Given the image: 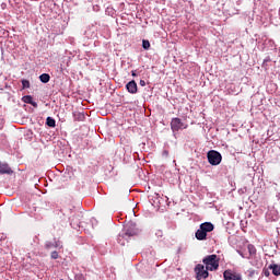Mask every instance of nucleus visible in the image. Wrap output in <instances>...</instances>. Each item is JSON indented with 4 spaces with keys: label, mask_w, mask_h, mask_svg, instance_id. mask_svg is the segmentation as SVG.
<instances>
[{
    "label": "nucleus",
    "mask_w": 280,
    "mask_h": 280,
    "mask_svg": "<svg viewBox=\"0 0 280 280\" xmlns=\"http://www.w3.org/2000/svg\"><path fill=\"white\" fill-rule=\"evenodd\" d=\"M195 273H196L197 280H206L210 276L209 269H207V267H205V265H201V264H198L195 267Z\"/></svg>",
    "instance_id": "f03ea898"
},
{
    "label": "nucleus",
    "mask_w": 280,
    "mask_h": 280,
    "mask_svg": "<svg viewBox=\"0 0 280 280\" xmlns=\"http://www.w3.org/2000/svg\"><path fill=\"white\" fill-rule=\"evenodd\" d=\"M248 249H249V254H255L256 253V250L254 249H250V246H248Z\"/></svg>",
    "instance_id": "5701e85b"
},
{
    "label": "nucleus",
    "mask_w": 280,
    "mask_h": 280,
    "mask_svg": "<svg viewBox=\"0 0 280 280\" xmlns=\"http://www.w3.org/2000/svg\"><path fill=\"white\" fill-rule=\"evenodd\" d=\"M31 88V82L26 79H23L22 80V89L25 90V89H30Z\"/></svg>",
    "instance_id": "dca6fc26"
},
{
    "label": "nucleus",
    "mask_w": 280,
    "mask_h": 280,
    "mask_svg": "<svg viewBox=\"0 0 280 280\" xmlns=\"http://www.w3.org/2000/svg\"><path fill=\"white\" fill-rule=\"evenodd\" d=\"M196 238L199 241H205L207 240V234L203 231L202 226L199 225V229L196 231Z\"/></svg>",
    "instance_id": "9d476101"
},
{
    "label": "nucleus",
    "mask_w": 280,
    "mask_h": 280,
    "mask_svg": "<svg viewBox=\"0 0 280 280\" xmlns=\"http://www.w3.org/2000/svg\"><path fill=\"white\" fill-rule=\"evenodd\" d=\"M188 125L183 122L180 118H173L171 121V129L173 132H178L180 130H186Z\"/></svg>",
    "instance_id": "20e7f679"
},
{
    "label": "nucleus",
    "mask_w": 280,
    "mask_h": 280,
    "mask_svg": "<svg viewBox=\"0 0 280 280\" xmlns=\"http://www.w3.org/2000/svg\"><path fill=\"white\" fill-rule=\"evenodd\" d=\"M265 275L267 276V275H269V272L266 271Z\"/></svg>",
    "instance_id": "a878e982"
},
{
    "label": "nucleus",
    "mask_w": 280,
    "mask_h": 280,
    "mask_svg": "<svg viewBox=\"0 0 280 280\" xmlns=\"http://www.w3.org/2000/svg\"><path fill=\"white\" fill-rule=\"evenodd\" d=\"M223 280H243L241 273L233 272V270L228 269L223 271Z\"/></svg>",
    "instance_id": "423d86ee"
},
{
    "label": "nucleus",
    "mask_w": 280,
    "mask_h": 280,
    "mask_svg": "<svg viewBox=\"0 0 280 280\" xmlns=\"http://www.w3.org/2000/svg\"><path fill=\"white\" fill-rule=\"evenodd\" d=\"M140 234V229L137 228V225L135 223H130L128 224V226L126 228V232L125 235L129 238V237H133Z\"/></svg>",
    "instance_id": "39448f33"
},
{
    "label": "nucleus",
    "mask_w": 280,
    "mask_h": 280,
    "mask_svg": "<svg viewBox=\"0 0 280 280\" xmlns=\"http://www.w3.org/2000/svg\"><path fill=\"white\" fill-rule=\"evenodd\" d=\"M74 280H86V278L83 273L79 272L74 276Z\"/></svg>",
    "instance_id": "a211bd4d"
},
{
    "label": "nucleus",
    "mask_w": 280,
    "mask_h": 280,
    "mask_svg": "<svg viewBox=\"0 0 280 280\" xmlns=\"http://www.w3.org/2000/svg\"><path fill=\"white\" fill-rule=\"evenodd\" d=\"M269 269L272 270V275L276 277L280 276V265H270Z\"/></svg>",
    "instance_id": "9b49d317"
},
{
    "label": "nucleus",
    "mask_w": 280,
    "mask_h": 280,
    "mask_svg": "<svg viewBox=\"0 0 280 280\" xmlns=\"http://www.w3.org/2000/svg\"><path fill=\"white\" fill-rule=\"evenodd\" d=\"M127 240H128V237L125 235V233L122 235H118V238H117L120 246H125V244H126L125 241H127Z\"/></svg>",
    "instance_id": "4468645a"
},
{
    "label": "nucleus",
    "mask_w": 280,
    "mask_h": 280,
    "mask_svg": "<svg viewBox=\"0 0 280 280\" xmlns=\"http://www.w3.org/2000/svg\"><path fill=\"white\" fill-rule=\"evenodd\" d=\"M137 71H132L131 73H132V77H137V73H136Z\"/></svg>",
    "instance_id": "b1692460"
},
{
    "label": "nucleus",
    "mask_w": 280,
    "mask_h": 280,
    "mask_svg": "<svg viewBox=\"0 0 280 280\" xmlns=\"http://www.w3.org/2000/svg\"><path fill=\"white\" fill-rule=\"evenodd\" d=\"M31 106H33L34 108H37L38 104L36 102H34V100H33L32 103H31Z\"/></svg>",
    "instance_id": "412c9836"
},
{
    "label": "nucleus",
    "mask_w": 280,
    "mask_h": 280,
    "mask_svg": "<svg viewBox=\"0 0 280 280\" xmlns=\"http://www.w3.org/2000/svg\"><path fill=\"white\" fill-rule=\"evenodd\" d=\"M39 79H40V82L44 83V84H47V83L50 82V75L47 74V73L42 74V75L39 77Z\"/></svg>",
    "instance_id": "f8f14e48"
},
{
    "label": "nucleus",
    "mask_w": 280,
    "mask_h": 280,
    "mask_svg": "<svg viewBox=\"0 0 280 280\" xmlns=\"http://www.w3.org/2000/svg\"><path fill=\"white\" fill-rule=\"evenodd\" d=\"M265 275L267 276V275H269V272L266 271Z\"/></svg>",
    "instance_id": "cd10ccee"
},
{
    "label": "nucleus",
    "mask_w": 280,
    "mask_h": 280,
    "mask_svg": "<svg viewBox=\"0 0 280 280\" xmlns=\"http://www.w3.org/2000/svg\"><path fill=\"white\" fill-rule=\"evenodd\" d=\"M50 245H46V248L49 249Z\"/></svg>",
    "instance_id": "393cba45"
},
{
    "label": "nucleus",
    "mask_w": 280,
    "mask_h": 280,
    "mask_svg": "<svg viewBox=\"0 0 280 280\" xmlns=\"http://www.w3.org/2000/svg\"><path fill=\"white\" fill-rule=\"evenodd\" d=\"M46 125L49 127V128H56V120L51 117H47L46 118Z\"/></svg>",
    "instance_id": "ddd939ff"
},
{
    "label": "nucleus",
    "mask_w": 280,
    "mask_h": 280,
    "mask_svg": "<svg viewBox=\"0 0 280 280\" xmlns=\"http://www.w3.org/2000/svg\"><path fill=\"white\" fill-rule=\"evenodd\" d=\"M142 47L148 50L151 47V44L148 39L142 40Z\"/></svg>",
    "instance_id": "f3484780"
},
{
    "label": "nucleus",
    "mask_w": 280,
    "mask_h": 280,
    "mask_svg": "<svg viewBox=\"0 0 280 280\" xmlns=\"http://www.w3.org/2000/svg\"><path fill=\"white\" fill-rule=\"evenodd\" d=\"M139 84H140V86L144 88L145 86L144 80H140Z\"/></svg>",
    "instance_id": "4be33fe9"
},
{
    "label": "nucleus",
    "mask_w": 280,
    "mask_h": 280,
    "mask_svg": "<svg viewBox=\"0 0 280 280\" xmlns=\"http://www.w3.org/2000/svg\"><path fill=\"white\" fill-rule=\"evenodd\" d=\"M13 171L9 164L0 162V174H12Z\"/></svg>",
    "instance_id": "6e6552de"
},
{
    "label": "nucleus",
    "mask_w": 280,
    "mask_h": 280,
    "mask_svg": "<svg viewBox=\"0 0 280 280\" xmlns=\"http://www.w3.org/2000/svg\"><path fill=\"white\" fill-rule=\"evenodd\" d=\"M202 264L206 266L207 270L213 272L217 271L220 266V258L217 254H211L209 256H205Z\"/></svg>",
    "instance_id": "f257e3e1"
},
{
    "label": "nucleus",
    "mask_w": 280,
    "mask_h": 280,
    "mask_svg": "<svg viewBox=\"0 0 280 280\" xmlns=\"http://www.w3.org/2000/svg\"><path fill=\"white\" fill-rule=\"evenodd\" d=\"M265 275L267 276V275H269V272L266 271Z\"/></svg>",
    "instance_id": "bb28decb"
},
{
    "label": "nucleus",
    "mask_w": 280,
    "mask_h": 280,
    "mask_svg": "<svg viewBox=\"0 0 280 280\" xmlns=\"http://www.w3.org/2000/svg\"><path fill=\"white\" fill-rule=\"evenodd\" d=\"M50 257L52 259H57L59 257V254L56 250H54V252H51Z\"/></svg>",
    "instance_id": "6ab92c4d"
},
{
    "label": "nucleus",
    "mask_w": 280,
    "mask_h": 280,
    "mask_svg": "<svg viewBox=\"0 0 280 280\" xmlns=\"http://www.w3.org/2000/svg\"><path fill=\"white\" fill-rule=\"evenodd\" d=\"M200 226L206 232L207 235L208 233L213 232V229H214V225L211 222L201 223Z\"/></svg>",
    "instance_id": "1a4fd4ad"
},
{
    "label": "nucleus",
    "mask_w": 280,
    "mask_h": 280,
    "mask_svg": "<svg viewBox=\"0 0 280 280\" xmlns=\"http://www.w3.org/2000/svg\"><path fill=\"white\" fill-rule=\"evenodd\" d=\"M22 101H23L24 103H26V104H32L33 101H34V98H33V96H31V95H26V96L22 97Z\"/></svg>",
    "instance_id": "2eb2a0df"
},
{
    "label": "nucleus",
    "mask_w": 280,
    "mask_h": 280,
    "mask_svg": "<svg viewBox=\"0 0 280 280\" xmlns=\"http://www.w3.org/2000/svg\"><path fill=\"white\" fill-rule=\"evenodd\" d=\"M257 275L256 270H249L248 271V277L254 278Z\"/></svg>",
    "instance_id": "aec40b11"
},
{
    "label": "nucleus",
    "mask_w": 280,
    "mask_h": 280,
    "mask_svg": "<svg viewBox=\"0 0 280 280\" xmlns=\"http://www.w3.org/2000/svg\"><path fill=\"white\" fill-rule=\"evenodd\" d=\"M126 89L130 94H137L138 93V84L135 80L128 82L127 85H126Z\"/></svg>",
    "instance_id": "0eeeda50"
},
{
    "label": "nucleus",
    "mask_w": 280,
    "mask_h": 280,
    "mask_svg": "<svg viewBox=\"0 0 280 280\" xmlns=\"http://www.w3.org/2000/svg\"><path fill=\"white\" fill-rule=\"evenodd\" d=\"M207 159L212 166H217L221 163L222 155L220 154V152L211 150L207 153Z\"/></svg>",
    "instance_id": "7ed1b4c3"
}]
</instances>
